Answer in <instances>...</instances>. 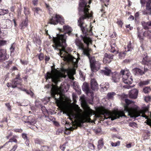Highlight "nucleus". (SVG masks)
Wrapping results in <instances>:
<instances>
[{
  "mask_svg": "<svg viewBox=\"0 0 151 151\" xmlns=\"http://www.w3.org/2000/svg\"><path fill=\"white\" fill-rule=\"evenodd\" d=\"M125 101L126 104L124 106V110L123 111H117L114 110L112 112L109 111L104 109H102L101 111V114L104 115L105 119H111V120L119 118L120 117L126 116L124 114L125 113L127 112V115L131 117H137L139 116L145 118L147 120L146 123L147 124L151 126V120L148 119V116H147L145 113L148 111V107H144L142 110H139L137 107L133 108L129 107V106L130 104H133V102L127 99H126Z\"/></svg>",
  "mask_w": 151,
  "mask_h": 151,
  "instance_id": "f257e3e1",
  "label": "nucleus"
},
{
  "mask_svg": "<svg viewBox=\"0 0 151 151\" xmlns=\"http://www.w3.org/2000/svg\"><path fill=\"white\" fill-rule=\"evenodd\" d=\"M79 6L80 7L79 13L80 14L81 12H82L83 14L78 20V25L80 27L83 33L85 35L84 36H81L82 39L88 47L90 44H91L92 40L90 38L86 36L92 35V29L90 26H88L86 24L84 20L87 18H89L92 16V15L88 12L89 9L88 8L90 7L87 5L86 0H80Z\"/></svg>",
  "mask_w": 151,
  "mask_h": 151,
  "instance_id": "f03ea898",
  "label": "nucleus"
},
{
  "mask_svg": "<svg viewBox=\"0 0 151 151\" xmlns=\"http://www.w3.org/2000/svg\"><path fill=\"white\" fill-rule=\"evenodd\" d=\"M66 74H64L63 73L61 72H57L55 70H52L51 72H47L45 76V78L47 80L48 79H51V81H52L56 85H53L51 90V95L56 101H59V99L60 98V96L59 95V97L57 99L55 97V95L59 94V88L57 85L59 82L60 81V78H65L67 76L68 78L72 81L74 80V78L73 77L75 73L74 72L70 71H68L67 70H64L63 71Z\"/></svg>",
  "mask_w": 151,
  "mask_h": 151,
  "instance_id": "7ed1b4c3",
  "label": "nucleus"
},
{
  "mask_svg": "<svg viewBox=\"0 0 151 151\" xmlns=\"http://www.w3.org/2000/svg\"><path fill=\"white\" fill-rule=\"evenodd\" d=\"M63 29L65 31V32L63 35H57L56 37H53V40L54 45H52L53 48L55 50H57L59 47H66V34H68L69 35L72 32V29L68 25H65L63 26Z\"/></svg>",
  "mask_w": 151,
  "mask_h": 151,
  "instance_id": "20e7f679",
  "label": "nucleus"
},
{
  "mask_svg": "<svg viewBox=\"0 0 151 151\" xmlns=\"http://www.w3.org/2000/svg\"><path fill=\"white\" fill-rule=\"evenodd\" d=\"M62 47V50L59 49L60 52L58 55H60L61 58H63V60L65 61H66L68 62L71 63L74 65L76 64L78 62L77 60L66 52L65 50V47Z\"/></svg>",
  "mask_w": 151,
  "mask_h": 151,
  "instance_id": "39448f33",
  "label": "nucleus"
},
{
  "mask_svg": "<svg viewBox=\"0 0 151 151\" xmlns=\"http://www.w3.org/2000/svg\"><path fill=\"white\" fill-rule=\"evenodd\" d=\"M87 56L88 57L89 60L91 70L93 72H95L98 70L100 67V63L99 61H96L95 57L91 58L89 53V55Z\"/></svg>",
  "mask_w": 151,
  "mask_h": 151,
  "instance_id": "423d86ee",
  "label": "nucleus"
},
{
  "mask_svg": "<svg viewBox=\"0 0 151 151\" xmlns=\"http://www.w3.org/2000/svg\"><path fill=\"white\" fill-rule=\"evenodd\" d=\"M58 23L61 24L64 23V20L61 16L59 15L56 14L55 17H52L49 21V23L51 24L55 25Z\"/></svg>",
  "mask_w": 151,
  "mask_h": 151,
  "instance_id": "0eeeda50",
  "label": "nucleus"
},
{
  "mask_svg": "<svg viewBox=\"0 0 151 151\" xmlns=\"http://www.w3.org/2000/svg\"><path fill=\"white\" fill-rule=\"evenodd\" d=\"M75 43L76 45L78 47V48L83 50V54L86 56L89 55V53L91 49L87 48H84L83 43L81 42V40H80L78 38H77L75 40Z\"/></svg>",
  "mask_w": 151,
  "mask_h": 151,
  "instance_id": "6e6552de",
  "label": "nucleus"
},
{
  "mask_svg": "<svg viewBox=\"0 0 151 151\" xmlns=\"http://www.w3.org/2000/svg\"><path fill=\"white\" fill-rule=\"evenodd\" d=\"M80 109L78 107V108L75 109L74 110H71L67 113L68 116L70 117V119L73 118H77L80 114Z\"/></svg>",
  "mask_w": 151,
  "mask_h": 151,
  "instance_id": "1a4fd4ad",
  "label": "nucleus"
},
{
  "mask_svg": "<svg viewBox=\"0 0 151 151\" xmlns=\"http://www.w3.org/2000/svg\"><path fill=\"white\" fill-rule=\"evenodd\" d=\"M82 89L87 94L89 95L90 94V95L91 97L93 96V91L90 89L88 83L86 82L84 83L82 86Z\"/></svg>",
  "mask_w": 151,
  "mask_h": 151,
  "instance_id": "9d476101",
  "label": "nucleus"
},
{
  "mask_svg": "<svg viewBox=\"0 0 151 151\" xmlns=\"http://www.w3.org/2000/svg\"><path fill=\"white\" fill-rule=\"evenodd\" d=\"M1 27L4 29H8L12 26V23L9 19H3L2 20Z\"/></svg>",
  "mask_w": 151,
  "mask_h": 151,
  "instance_id": "9b49d317",
  "label": "nucleus"
},
{
  "mask_svg": "<svg viewBox=\"0 0 151 151\" xmlns=\"http://www.w3.org/2000/svg\"><path fill=\"white\" fill-rule=\"evenodd\" d=\"M8 55L6 53V50L5 49L0 50V62H2L8 58Z\"/></svg>",
  "mask_w": 151,
  "mask_h": 151,
  "instance_id": "f8f14e48",
  "label": "nucleus"
},
{
  "mask_svg": "<svg viewBox=\"0 0 151 151\" xmlns=\"http://www.w3.org/2000/svg\"><path fill=\"white\" fill-rule=\"evenodd\" d=\"M22 80L16 77L12 82V88L17 87L18 86L21 85Z\"/></svg>",
  "mask_w": 151,
  "mask_h": 151,
  "instance_id": "ddd939ff",
  "label": "nucleus"
},
{
  "mask_svg": "<svg viewBox=\"0 0 151 151\" xmlns=\"http://www.w3.org/2000/svg\"><path fill=\"white\" fill-rule=\"evenodd\" d=\"M121 73L122 75L123 81H126V79H127L129 76H130V73L127 71L124 70H122L120 72Z\"/></svg>",
  "mask_w": 151,
  "mask_h": 151,
  "instance_id": "4468645a",
  "label": "nucleus"
},
{
  "mask_svg": "<svg viewBox=\"0 0 151 151\" xmlns=\"http://www.w3.org/2000/svg\"><path fill=\"white\" fill-rule=\"evenodd\" d=\"M120 77L119 73L114 72L112 74L111 80L113 82L117 83L119 81Z\"/></svg>",
  "mask_w": 151,
  "mask_h": 151,
  "instance_id": "2eb2a0df",
  "label": "nucleus"
},
{
  "mask_svg": "<svg viewBox=\"0 0 151 151\" xmlns=\"http://www.w3.org/2000/svg\"><path fill=\"white\" fill-rule=\"evenodd\" d=\"M138 92V90L136 89L132 90L129 93V97L134 99H136L137 97Z\"/></svg>",
  "mask_w": 151,
  "mask_h": 151,
  "instance_id": "dca6fc26",
  "label": "nucleus"
},
{
  "mask_svg": "<svg viewBox=\"0 0 151 151\" xmlns=\"http://www.w3.org/2000/svg\"><path fill=\"white\" fill-rule=\"evenodd\" d=\"M132 72L135 75L139 76L142 75L144 74L143 70L140 69L136 68L132 69Z\"/></svg>",
  "mask_w": 151,
  "mask_h": 151,
  "instance_id": "f3484780",
  "label": "nucleus"
},
{
  "mask_svg": "<svg viewBox=\"0 0 151 151\" xmlns=\"http://www.w3.org/2000/svg\"><path fill=\"white\" fill-rule=\"evenodd\" d=\"M146 11L144 12V14H151V0H148L147 3L146 5Z\"/></svg>",
  "mask_w": 151,
  "mask_h": 151,
  "instance_id": "a211bd4d",
  "label": "nucleus"
},
{
  "mask_svg": "<svg viewBox=\"0 0 151 151\" xmlns=\"http://www.w3.org/2000/svg\"><path fill=\"white\" fill-rule=\"evenodd\" d=\"M91 89L93 90H97L98 88V84L94 79H92L91 80Z\"/></svg>",
  "mask_w": 151,
  "mask_h": 151,
  "instance_id": "6ab92c4d",
  "label": "nucleus"
},
{
  "mask_svg": "<svg viewBox=\"0 0 151 151\" xmlns=\"http://www.w3.org/2000/svg\"><path fill=\"white\" fill-rule=\"evenodd\" d=\"M25 122L30 124H35L36 122V119L33 116H29L27 118V121H25Z\"/></svg>",
  "mask_w": 151,
  "mask_h": 151,
  "instance_id": "aec40b11",
  "label": "nucleus"
},
{
  "mask_svg": "<svg viewBox=\"0 0 151 151\" xmlns=\"http://www.w3.org/2000/svg\"><path fill=\"white\" fill-rule=\"evenodd\" d=\"M142 63L147 65L149 66H151V59L148 58L147 56H145L143 58Z\"/></svg>",
  "mask_w": 151,
  "mask_h": 151,
  "instance_id": "412c9836",
  "label": "nucleus"
},
{
  "mask_svg": "<svg viewBox=\"0 0 151 151\" xmlns=\"http://www.w3.org/2000/svg\"><path fill=\"white\" fill-rule=\"evenodd\" d=\"M111 73V70L108 67H105L104 70H101V73L106 76H109Z\"/></svg>",
  "mask_w": 151,
  "mask_h": 151,
  "instance_id": "4be33fe9",
  "label": "nucleus"
},
{
  "mask_svg": "<svg viewBox=\"0 0 151 151\" xmlns=\"http://www.w3.org/2000/svg\"><path fill=\"white\" fill-rule=\"evenodd\" d=\"M35 16H37L38 15H40L42 12L41 9L39 7H35L32 9Z\"/></svg>",
  "mask_w": 151,
  "mask_h": 151,
  "instance_id": "5701e85b",
  "label": "nucleus"
},
{
  "mask_svg": "<svg viewBox=\"0 0 151 151\" xmlns=\"http://www.w3.org/2000/svg\"><path fill=\"white\" fill-rule=\"evenodd\" d=\"M113 55L111 54H108L106 53L104 55V58L103 60L106 61L107 60V59L111 60V59L113 58Z\"/></svg>",
  "mask_w": 151,
  "mask_h": 151,
  "instance_id": "b1692460",
  "label": "nucleus"
},
{
  "mask_svg": "<svg viewBox=\"0 0 151 151\" xmlns=\"http://www.w3.org/2000/svg\"><path fill=\"white\" fill-rule=\"evenodd\" d=\"M12 61H8L4 63L3 66L6 68L9 69V67L12 65Z\"/></svg>",
  "mask_w": 151,
  "mask_h": 151,
  "instance_id": "393cba45",
  "label": "nucleus"
},
{
  "mask_svg": "<svg viewBox=\"0 0 151 151\" xmlns=\"http://www.w3.org/2000/svg\"><path fill=\"white\" fill-rule=\"evenodd\" d=\"M27 23L28 20L27 18H26L25 20L20 24V27H21V29H24L25 27H26L27 26Z\"/></svg>",
  "mask_w": 151,
  "mask_h": 151,
  "instance_id": "a878e982",
  "label": "nucleus"
},
{
  "mask_svg": "<svg viewBox=\"0 0 151 151\" xmlns=\"http://www.w3.org/2000/svg\"><path fill=\"white\" fill-rule=\"evenodd\" d=\"M98 148L99 150L101 149L103 147L104 145V143L103 141V139H101L99 140L98 142Z\"/></svg>",
  "mask_w": 151,
  "mask_h": 151,
  "instance_id": "bb28decb",
  "label": "nucleus"
},
{
  "mask_svg": "<svg viewBox=\"0 0 151 151\" xmlns=\"http://www.w3.org/2000/svg\"><path fill=\"white\" fill-rule=\"evenodd\" d=\"M88 116H87L86 118V122H90L91 119L89 118V116H91L92 115L93 112H92L90 111H88Z\"/></svg>",
  "mask_w": 151,
  "mask_h": 151,
  "instance_id": "cd10ccee",
  "label": "nucleus"
},
{
  "mask_svg": "<svg viewBox=\"0 0 151 151\" xmlns=\"http://www.w3.org/2000/svg\"><path fill=\"white\" fill-rule=\"evenodd\" d=\"M123 82L124 83L127 84H129L132 83V79L131 78V76H129V78L126 79V81H123Z\"/></svg>",
  "mask_w": 151,
  "mask_h": 151,
  "instance_id": "c85d7f7f",
  "label": "nucleus"
},
{
  "mask_svg": "<svg viewBox=\"0 0 151 151\" xmlns=\"http://www.w3.org/2000/svg\"><path fill=\"white\" fill-rule=\"evenodd\" d=\"M149 24V22H142L143 28L145 29H149L148 27H150V25Z\"/></svg>",
  "mask_w": 151,
  "mask_h": 151,
  "instance_id": "c756f323",
  "label": "nucleus"
},
{
  "mask_svg": "<svg viewBox=\"0 0 151 151\" xmlns=\"http://www.w3.org/2000/svg\"><path fill=\"white\" fill-rule=\"evenodd\" d=\"M143 35L144 36H147L150 38L151 37V31H146L144 33Z\"/></svg>",
  "mask_w": 151,
  "mask_h": 151,
  "instance_id": "7c9ffc66",
  "label": "nucleus"
},
{
  "mask_svg": "<svg viewBox=\"0 0 151 151\" xmlns=\"http://www.w3.org/2000/svg\"><path fill=\"white\" fill-rule=\"evenodd\" d=\"M150 81L147 80L145 81H141L139 83L140 86L147 85L149 83Z\"/></svg>",
  "mask_w": 151,
  "mask_h": 151,
  "instance_id": "2f4dec72",
  "label": "nucleus"
},
{
  "mask_svg": "<svg viewBox=\"0 0 151 151\" xmlns=\"http://www.w3.org/2000/svg\"><path fill=\"white\" fill-rule=\"evenodd\" d=\"M9 12V11L8 9H0V15H4L7 14Z\"/></svg>",
  "mask_w": 151,
  "mask_h": 151,
  "instance_id": "473e14b6",
  "label": "nucleus"
},
{
  "mask_svg": "<svg viewBox=\"0 0 151 151\" xmlns=\"http://www.w3.org/2000/svg\"><path fill=\"white\" fill-rule=\"evenodd\" d=\"M115 94L114 92L109 93L107 94V96L109 99H111Z\"/></svg>",
  "mask_w": 151,
  "mask_h": 151,
  "instance_id": "72a5a7b5",
  "label": "nucleus"
},
{
  "mask_svg": "<svg viewBox=\"0 0 151 151\" xmlns=\"http://www.w3.org/2000/svg\"><path fill=\"white\" fill-rule=\"evenodd\" d=\"M126 55V53L124 52H121L119 53V58L120 59H123L124 58Z\"/></svg>",
  "mask_w": 151,
  "mask_h": 151,
  "instance_id": "f704fd0d",
  "label": "nucleus"
},
{
  "mask_svg": "<svg viewBox=\"0 0 151 151\" xmlns=\"http://www.w3.org/2000/svg\"><path fill=\"white\" fill-rule=\"evenodd\" d=\"M35 143L36 144L41 145L43 144V141L40 139H36L35 140Z\"/></svg>",
  "mask_w": 151,
  "mask_h": 151,
  "instance_id": "c9c22d12",
  "label": "nucleus"
},
{
  "mask_svg": "<svg viewBox=\"0 0 151 151\" xmlns=\"http://www.w3.org/2000/svg\"><path fill=\"white\" fill-rule=\"evenodd\" d=\"M120 142L119 141H118L115 142H111V145L113 147H116L117 146H119L120 145Z\"/></svg>",
  "mask_w": 151,
  "mask_h": 151,
  "instance_id": "e433bc0d",
  "label": "nucleus"
},
{
  "mask_svg": "<svg viewBox=\"0 0 151 151\" xmlns=\"http://www.w3.org/2000/svg\"><path fill=\"white\" fill-rule=\"evenodd\" d=\"M42 150L43 151H49V148L47 146H43L41 147Z\"/></svg>",
  "mask_w": 151,
  "mask_h": 151,
  "instance_id": "4c0bfd02",
  "label": "nucleus"
},
{
  "mask_svg": "<svg viewBox=\"0 0 151 151\" xmlns=\"http://www.w3.org/2000/svg\"><path fill=\"white\" fill-rule=\"evenodd\" d=\"M1 35L3 37H5L7 35V32L6 31L4 30L3 32H0Z\"/></svg>",
  "mask_w": 151,
  "mask_h": 151,
  "instance_id": "58836bf2",
  "label": "nucleus"
},
{
  "mask_svg": "<svg viewBox=\"0 0 151 151\" xmlns=\"http://www.w3.org/2000/svg\"><path fill=\"white\" fill-rule=\"evenodd\" d=\"M24 13L25 15H28L30 13L29 9L28 8H26L24 7Z\"/></svg>",
  "mask_w": 151,
  "mask_h": 151,
  "instance_id": "ea45409f",
  "label": "nucleus"
},
{
  "mask_svg": "<svg viewBox=\"0 0 151 151\" xmlns=\"http://www.w3.org/2000/svg\"><path fill=\"white\" fill-rule=\"evenodd\" d=\"M7 41L4 40H0V46H3L6 44Z\"/></svg>",
  "mask_w": 151,
  "mask_h": 151,
  "instance_id": "a19ab883",
  "label": "nucleus"
},
{
  "mask_svg": "<svg viewBox=\"0 0 151 151\" xmlns=\"http://www.w3.org/2000/svg\"><path fill=\"white\" fill-rule=\"evenodd\" d=\"M14 142L15 143H17V141L16 139L14 137H13L12 138L10 139L8 142Z\"/></svg>",
  "mask_w": 151,
  "mask_h": 151,
  "instance_id": "79ce46f5",
  "label": "nucleus"
},
{
  "mask_svg": "<svg viewBox=\"0 0 151 151\" xmlns=\"http://www.w3.org/2000/svg\"><path fill=\"white\" fill-rule=\"evenodd\" d=\"M150 91V89L149 87H146L143 89V91L145 93H147Z\"/></svg>",
  "mask_w": 151,
  "mask_h": 151,
  "instance_id": "37998d69",
  "label": "nucleus"
},
{
  "mask_svg": "<svg viewBox=\"0 0 151 151\" xmlns=\"http://www.w3.org/2000/svg\"><path fill=\"white\" fill-rule=\"evenodd\" d=\"M111 48L110 50V52H114L116 50V48L115 47L111 45Z\"/></svg>",
  "mask_w": 151,
  "mask_h": 151,
  "instance_id": "c03bdc74",
  "label": "nucleus"
},
{
  "mask_svg": "<svg viewBox=\"0 0 151 151\" xmlns=\"http://www.w3.org/2000/svg\"><path fill=\"white\" fill-rule=\"evenodd\" d=\"M58 105V106L62 110H63L65 109V107L62 104L60 103Z\"/></svg>",
  "mask_w": 151,
  "mask_h": 151,
  "instance_id": "a18cd8bd",
  "label": "nucleus"
},
{
  "mask_svg": "<svg viewBox=\"0 0 151 151\" xmlns=\"http://www.w3.org/2000/svg\"><path fill=\"white\" fill-rule=\"evenodd\" d=\"M138 36L139 38V40L141 41V42H142L144 39L143 37L140 35V33L139 32H138Z\"/></svg>",
  "mask_w": 151,
  "mask_h": 151,
  "instance_id": "49530a36",
  "label": "nucleus"
},
{
  "mask_svg": "<svg viewBox=\"0 0 151 151\" xmlns=\"http://www.w3.org/2000/svg\"><path fill=\"white\" fill-rule=\"evenodd\" d=\"M26 92L27 94L31 96H32L34 94L33 92L31 90L28 91L27 90Z\"/></svg>",
  "mask_w": 151,
  "mask_h": 151,
  "instance_id": "de8ad7c7",
  "label": "nucleus"
},
{
  "mask_svg": "<svg viewBox=\"0 0 151 151\" xmlns=\"http://www.w3.org/2000/svg\"><path fill=\"white\" fill-rule=\"evenodd\" d=\"M110 45L113 46L117 48L115 42L114 40H112L110 42Z\"/></svg>",
  "mask_w": 151,
  "mask_h": 151,
  "instance_id": "09e8293b",
  "label": "nucleus"
},
{
  "mask_svg": "<svg viewBox=\"0 0 151 151\" xmlns=\"http://www.w3.org/2000/svg\"><path fill=\"white\" fill-rule=\"evenodd\" d=\"M15 47L13 45V44L11 45V47L10 48V50L11 53L12 54V52H14V50Z\"/></svg>",
  "mask_w": 151,
  "mask_h": 151,
  "instance_id": "8fccbe9b",
  "label": "nucleus"
},
{
  "mask_svg": "<svg viewBox=\"0 0 151 151\" xmlns=\"http://www.w3.org/2000/svg\"><path fill=\"white\" fill-rule=\"evenodd\" d=\"M151 99V97L150 96H146L145 97L144 99L145 101L147 102L149 101Z\"/></svg>",
  "mask_w": 151,
  "mask_h": 151,
  "instance_id": "3c124183",
  "label": "nucleus"
},
{
  "mask_svg": "<svg viewBox=\"0 0 151 151\" xmlns=\"http://www.w3.org/2000/svg\"><path fill=\"white\" fill-rule=\"evenodd\" d=\"M22 138L25 140H27V135L26 134L23 133L22 134Z\"/></svg>",
  "mask_w": 151,
  "mask_h": 151,
  "instance_id": "603ef678",
  "label": "nucleus"
},
{
  "mask_svg": "<svg viewBox=\"0 0 151 151\" xmlns=\"http://www.w3.org/2000/svg\"><path fill=\"white\" fill-rule=\"evenodd\" d=\"M116 23L119 26L122 27L123 23L121 21L119 20Z\"/></svg>",
  "mask_w": 151,
  "mask_h": 151,
  "instance_id": "864d4df0",
  "label": "nucleus"
},
{
  "mask_svg": "<svg viewBox=\"0 0 151 151\" xmlns=\"http://www.w3.org/2000/svg\"><path fill=\"white\" fill-rule=\"evenodd\" d=\"M21 63L24 65H27L28 63V61L25 60H20Z\"/></svg>",
  "mask_w": 151,
  "mask_h": 151,
  "instance_id": "5fc2aeb1",
  "label": "nucleus"
},
{
  "mask_svg": "<svg viewBox=\"0 0 151 151\" xmlns=\"http://www.w3.org/2000/svg\"><path fill=\"white\" fill-rule=\"evenodd\" d=\"M6 106L7 107L9 111L11 110V107L9 103H7L5 104Z\"/></svg>",
  "mask_w": 151,
  "mask_h": 151,
  "instance_id": "6e6d98bb",
  "label": "nucleus"
},
{
  "mask_svg": "<svg viewBox=\"0 0 151 151\" xmlns=\"http://www.w3.org/2000/svg\"><path fill=\"white\" fill-rule=\"evenodd\" d=\"M17 147V145H14L11 150L10 151H15Z\"/></svg>",
  "mask_w": 151,
  "mask_h": 151,
  "instance_id": "4d7b16f0",
  "label": "nucleus"
},
{
  "mask_svg": "<svg viewBox=\"0 0 151 151\" xmlns=\"http://www.w3.org/2000/svg\"><path fill=\"white\" fill-rule=\"evenodd\" d=\"M89 146L90 147V148H91L92 149H94V145L92 144H89Z\"/></svg>",
  "mask_w": 151,
  "mask_h": 151,
  "instance_id": "13d9d810",
  "label": "nucleus"
},
{
  "mask_svg": "<svg viewBox=\"0 0 151 151\" xmlns=\"http://www.w3.org/2000/svg\"><path fill=\"white\" fill-rule=\"evenodd\" d=\"M132 146V143H130L128 144H127L126 145V147L127 148H130Z\"/></svg>",
  "mask_w": 151,
  "mask_h": 151,
  "instance_id": "bf43d9fd",
  "label": "nucleus"
},
{
  "mask_svg": "<svg viewBox=\"0 0 151 151\" xmlns=\"http://www.w3.org/2000/svg\"><path fill=\"white\" fill-rule=\"evenodd\" d=\"M14 131L16 132H22V129H16L14 130Z\"/></svg>",
  "mask_w": 151,
  "mask_h": 151,
  "instance_id": "052dcab7",
  "label": "nucleus"
},
{
  "mask_svg": "<svg viewBox=\"0 0 151 151\" xmlns=\"http://www.w3.org/2000/svg\"><path fill=\"white\" fill-rule=\"evenodd\" d=\"M38 0H34L32 2L33 4L35 5L37 4Z\"/></svg>",
  "mask_w": 151,
  "mask_h": 151,
  "instance_id": "680f3d73",
  "label": "nucleus"
},
{
  "mask_svg": "<svg viewBox=\"0 0 151 151\" xmlns=\"http://www.w3.org/2000/svg\"><path fill=\"white\" fill-rule=\"evenodd\" d=\"M65 144L63 145L62 146L60 147V148L61 149V150H62L63 151H64V150L65 149Z\"/></svg>",
  "mask_w": 151,
  "mask_h": 151,
  "instance_id": "e2e57ef3",
  "label": "nucleus"
},
{
  "mask_svg": "<svg viewBox=\"0 0 151 151\" xmlns=\"http://www.w3.org/2000/svg\"><path fill=\"white\" fill-rule=\"evenodd\" d=\"M103 61L104 63H109L111 62V60H109L108 59H107V60H106V61H104V60Z\"/></svg>",
  "mask_w": 151,
  "mask_h": 151,
  "instance_id": "0e129e2a",
  "label": "nucleus"
},
{
  "mask_svg": "<svg viewBox=\"0 0 151 151\" xmlns=\"http://www.w3.org/2000/svg\"><path fill=\"white\" fill-rule=\"evenodd\" d=\"M128 19H130L131 20H132L134 19V17L132 15H130L128 18Z\"/></svg>",
  "mask_w": 151,
  "mask_h": 151,
  "instance_id": "69168bd1",
  "label": "nucleus"
},
{
  "mask_svg": "<svg viewBox=\"0 0 151 151\" xmlns=\"http://www.w3.org/2000/svg\"><path fill=\"white\" fill-rule=\"evenodd\" d=\"M144 70H143V71L144 72V74L148 70V69L147 68H145V66L144 67Z\"/></svg>",
  "mask_w": 151,
  "mask_h": 151,
  "instance_id": "338daca9",
  "label": "nucleus"
},
{
  "mask_svg": "<svg viewBox=\"0 0 151 151\" xmlns=\"http://www.w3.org/2000/svg\"><path fill=\"white\" fill-rule=\"evenodd\" d=\"M126 27L127 28H129V29H130V30H132V28H133L132 27H131L130 26V24H129V25L127 26Z\"/></svg>",
  "mask_w": 151,
  "mask_h": 151,
  "instance_id": "774afa93",
  "label": "nucleus"
}]
</instances>
